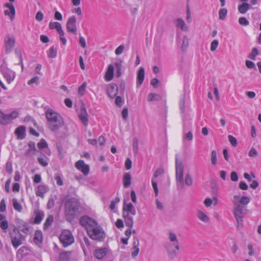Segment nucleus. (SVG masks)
<instances>
[{"label":"nucleus","instance_id":"obj_41","mask_svg":"<svg viewBox=\"0 0 261 261\" xmlns=\"http://www.w3.org/2000/svg\"><path fill=\"white\" fill-rule=\"evenodd\" d=\"M211 161L213 165H216L217 163V152L215 150H212L211 152Z\"/></svg>","mask_w":261,"mask_h":261},{"label":"nucleus","instance_id":"obj_59","mask_svg":"<svg viewBox=\"0 0 261 261\" xmlns=\"http://www.w3.org/2000/svg\"><path fill=\"white\" fill-rule=\"evenodd\" d=\"M123 103V100L121 96H118L115 99V103L118 107H121Z\"/></svg>","mask_w":261,"mask_h":261},{"label":"nucleus","instance_id":"obj_4","mask_svg":"<svg viewBox=\"0 0 261 261\" xmlns=\"http://www.w3.org/2000/svg\"><path fill=\"white\" fill-rule=\"evenodd\" d=\"M168 240L169 241L165 243L164 246L169 257L173 258L179 250V242L176 234L172 231L169 232Z\"/></svg>","mask_w":261,"mask_h":261},{"label":"nucleus","instance_id":"obj_43","mask_svg":"<svg viewBox=\"0 0 261 261\" xmlns=\"http://www.w3.org/2000/svg\"><path fill=\"white\" fill-rule=\"evenodd\" d=\"M133 151L135 154H137L138 151V140L137 138H135L133 141Z\"/></svg>","mask_w":261,"mask_h":261},{"label":"nucleus","instance_id":"obj_37","mask_svg":"<svg viewBox=\"0 0 261 261\" xmlns=\"http://www.w3.org/2000/svg\"><path fill=\"white\" fill-rule=\"evenodd\" d=\"M57 55V50L54 46H51L48 50V57L50 58H55Z\"/></svg>","mask_w":261,"mask_h":261},{"label":"nucleus","instance_id":"obj_48","mask_svg":"<svg viewBox=\"0 0 261 261\" xmlns=\"http://www.w3.org/2000/svg\"><path fill=\"white\" fill-rule=\"evenodd\" d=\"M228 138L229 141L230 142V143L233 146L236 147L237 145L238 142H237V140L236 138H234V137H233L231 135H229L228 136Z\"/></svg>","mask_w":261,"mask_h":261},{"label":"nucleus","instance_id":"obj_9","mask_svg":"<svg viewBox=\"0 0 261 261\" xmlns=\"http://www.w3.org/2000/svg\"><path fill=\"white\" fill-rule=\"evenodd\" d=\"M60 241L64 247L71 245L74 241V237L69 230H64L59 236Z\"/></svg>","mask_w":261,"mask_h":261},{"label":"nucleus","instance_id":"obj_26","mask_svg":"<svg viewBox=\"0 0 261 261\" xmlns=\"http://www.w3.org/2000/svg\"><path fill=\"white\" fill-rule=\"evenodd\" d=\"M123 186L127 188L131 185V175L129 173H125L123 178Z\"/></svg>","mask_w":261,"mask_h":261},{"label":"nucleus","instance_id":"obj_18","mask_svg":"<svg viewBox=\"0 0 261 261\" xmlns=\"http://www.w3.org/2000/svg\"><path fill=\"white\" fill-rule=\"evenodd\" d=\"M175 25L176 27L180 29L182 31L187 32L189 31V27L181 18H178L175 20Z\"/></svg>","mask_w":261,"mask_h":261},{"label":"nucleus","instance_id":"obj_62","mask_svg":"<svg viewBox=\"0 0 261 261\" xmlns=\"http://www.w3.org/2000/svg\"><path fill=\"white\" fill-rule=\"evenodd\" d=\"M6 205L5 199H3L0 203V212H3L6 211Z\"/></svg>","mask_w":261,"mask_h":261},{"label":"nucleus","instance_id":"obj_32","mask_svg":"<svg viewBox=\"0 0 261 261\" xmlns=\"http://www.w3.org/2000/svg\"><path fill=\"white\" fill-rule=\"evenodd\" d=\"M44 217V214L42 212H37L36 213V216L34 220L35 224H39Z\"/></svg>","mask_w":261,"mask_h":261},{"label":"nucleus","instance_id":"obj_49","mask_svg":"<svg viewBox=\"0 0 261 261\" xmlns=\"http://www.w3.org/2000/svg\"><path fill=\"white\" fill-rule=\"evenodd\" d=\"M219 42L217 40H213L211 44V50L214 51L216 50L218 46Z\"/></svg>","mask_w":261,"mask_h":261},{"label":"nucleus","instance_id":"obj_53","mask_svg":"<svg viewBox=\"0 0 261 261\" xmlns=\"http://www.w3.org/2000/svg\"><path fill=\"white\" fill-rule=\"evenodd\" d=\"M124 46L123 45H119L115 50V53L116 55H119L123 51Z\"/></svg>","mask_w":261,"mask_h":261},{"label":"nucleus","instance_id":"obj_7","mask_svg":"<svg viewBox=\"0 0 261 261\" xmlns=\"http://www.w3.org/2000/svg\"><path fill=\"white\" fill-rule=\"evenodd\" d=\"M184 165L181 161L178 160L176 155L175 158V175L177 188L179 190L184 188Z\"/></svg>","mask_w":261,"mask_h":261},{"label":"nucleus","instance_id":"obj_47","mask_svg":"<svg viewBox=\"0 0 261 261\" xmlns=\"http://www.w3.org/2000/svg\"><path fill=\"white\" fill-rule=\"evenodd\" d=\"M82 245L83 247V251L85 252L84 248L85 246L88 247L90 246V242L88 238L84 237L83 240L82 241Z\"/></svg>","mask_w":261,"mask_h":261},{"label":"nucleus","instance_id":"obj_63","mask_svg":"<svg viewBox=\"0 0 261 261\" xmlns=\"http://www.w3.org/2000/svg\"><path fill=\"white\" fill-rule=\"evenodd\" d=\"M247 248H248V249L249 250L248 255L249 256H253V255H254V251L253 245L250 244H248Z\"/></svg>","mask_w":261,"mask_h":261},{"label":"nucleus","instance_id":"obj_14","mask_svg":"<svg viewBox=\"0 0 261 261\" xmlns=\"http://www.w3.org/2000/svg\"><path fill=\"white\" fill-rule=\"evenodd\" d=\"M75 167L85 176L87 175L89 173V166L86 164L83 160H79L76 162L75 164Z\"/></svg>","mask_w":261,"mask_h":261},{"label":"nucleus","instance_id":"obj_29","mask_svg":"<svg viewBox=\"0 0 261 261\" xmlns=\"http://www.w3.org/2000/svg\"><path fill=\"white\" fill-rule=\"evenodd\" d=\"M34 242L36 244H39L42 242V233L40 230H36L34 234Z\"/></svg>","mask_w":261,"mask_h":261},{"label":"nucleus","instance_id":"obj_60","mask_svg":"<svg viewBox=\"0 0 261 261\" xmlns=\"http://www.w3.org/2000/svg\"><path fill=\"white\" fill-rule=\"evenodd\" d=\"M213 200L210 198H206L204 201V204L206 207H210L213 203Z\"/></svg>","mask_w":261,"mask_h":261},{"label":"nucleus","instance_id":"obj_27","mask_svg":"<svg viewBox=\"0 0 261 261\" xmlns=\"http://www.w3.org/2000/svg\"><path fill=\"white\" fill-rule=\"evenodd\" d=\"M29 148L25 152L27 156H31L35 154L36 150L34 143H29L28 144Z\"/></svg>","mask_w":261,"mask_h":261},{"label":"nucleus","instance_id":"obj_20","mask_svg":"<svg viewBox=\"0 0 261 261\" xmlns=\"http://www.w3.org/2000/svg\"><path fill=\"white\" fill-rule=\"evenodd\" d=\"M196 216L198 219L203 223H208L210 221L209 217L200 210H197Z\"/></svg>","mask_w":261,"mask_h":261},{"label":"nucleus","instance_id":"obj_33","mask_svg":"<svg viewBox=\"0 0 261 261\" xmlns=\"http://www.w3.org/2000/svg\"><path fill=\"white\" fill-rule=\"evenodd\" d=\"M227 14V10L225 8L220 9L218 12L219 18L220 20H223L225 19Z\"/></svg>","mask_w":261,"mask_h":261},{"label":"nucleus","instance_id":"obj_50","mask_svg":"<svg viewBox=\"0 0 261 261\" xmlns=\"http://www.w3.org/2000/svg\"><path fill=\"white\" fill-rule=\"evenodd\" d=\"M193 134L191 132H189L183 136V139L185 140H186L188 141H192L193 139Z\"/></svg>","mask_w":261,"mask_h":261},{"label":"nucleus","instance_id":"obj_31","mask_svg":"<svg viewBox=\"0 0 261 261\" xmlns=\"http://www.w3.org/2000/svg\"><path fill=\"white\" fill-rule=\"evenodd\" d=\"M12 204L15 210L19 213L21 212L22 210V205L19 202H18V200L16 199H13Z\"/></svg>","mask_w":261,"mask_h":261},{"label":"nucleus","instance_id":"obj_3","mask_svg":"<svg viewBox=\"0 0 261 261\" xmlns=\"http://www.w3.org/2000/svg\"><path fill=\"white\" fill-rule=\"evenodd\" d=\"M45 116L48 127L51 131H57L63 126L64 122L63 118L53 110L47 109L45 112Z\"/></svg>","mask_w":261,"mask_h":261},{"label":"nucleus","instance_id":"obj_51","mask_svg":"<svg viewBox=\"0 0 261 261\" xmlns=\"http://www.w3.org/2000/svg\"><path fill=\"white\" fill-rule=\"evenodd\" d=\"M164 173V170L162 168H158L155 170V171L154 173L153 177L154 178H156L159 175L163 174Z\"/></svg>","mask_w":261,"mask_h":261},{"label":"nucleus","instance_id":"obj_64","mask_svg":"<svg viewBox=\"0 0 261 261\" xmlns=\"http://www.w3.org/2000/svg\"><path fill=\"white\" fill-rule=\"evenodd\" d=\"M37 160H38L39 163L42 166L46 167L47 166V165H48L47 162L46 160H45L43 158H38Z\"/></svg>","mask_w":261,"mask_h":261},{"label":"nucleus","instance_id":"obj_44","mask_svg":"<svg viewBox=\"0 0 261 261\" xmlns=\"http://www.w3.org/2000/svg\"><path fill=\"white\" fill-rule=\"evenodd\" d=\"M37 146L39 149H43L48 147L47 143L45 140L42 139L37 144Z\"/></svg>","mask_w":261,"mask_h":261},{"label":"nucleus","instance_id":"obj_38","mask_svg":"<svg viewBox=\"0 0 261 261\" xmlns=\"http://www.w3.org/2000/svg\"><path fill=\"white\" fill-rule=\"evenodd\" d=\"M62 27L61 23L58 22L54 21V22H50L49 23V28L50 29L53 30L56 29L58 31L59 29Z\"/></svg>","mask_w":261,"mask_h":261},{"label":"nucleus","instance_id":"obj_12","mask_svg":"<svg viewBox=\"0 0 261 261\" xmlns=\"http://www.w3.org/2000/svg\"><path fill=\"white\" fill-rule=\"evenodd\" d=\"M15 42V38L13 35L8 34L5 37L4 44L6 54L11 52L14 46Z\"/></svg>","mask_w":261,"mask_h":261},{"label":"nucleus","instance_id":"obj_8","mask_svg":"<svg viewBox=\"0 0 261 261\" xmlns=\"http://www.w3.org/2000/svg\"><path fill=\"white\" fill-rule=\"evenodd\" d=\"M19 116V112L17 110L13 111L9 114H5L0 110V124L7 125L11 123L13 120L16 119Z\"/></svg>","mask_w":261,"mask_h":261},{"label":"nucleus","instance_id":"obj_55","mask_svg":"<svg viewBox=\"0 0 261 261\" xmlns=\"http://www.w3.org/2000/svg\"><path fill=\"white\" fill-rule=\"evenodd\" d=\"M257 155V152L254 148H252L249 152V156L251 158H254Z\"/></svg>","mask_w":261,"mask_h":261},{"label":"nucleus","instance_id":"obj_1","mask_svg":"<svg viewBox=\"0 0 261 261\" xmlns=\"http://www.w3.org/2000/svg\"><path fill=\"white\" fill-rule=\"evenodd\" d=\"M80 223L86 228L88 236L92 240L101 241L105 238V231L94 220L87 216H83L80 219Z\"/></svg>","mask_w":261,"mask_h":261},{"label":"nucleus","instance_id":"obj_24","mask_svg":"<svg viewBox=\"0 0 261 261\" xmlns=\"http://www.w3.org/2000/svg\"><path fill=\"white\" fill-rule=\"evenodd\" d=\"M107 252L106 248L96 249L94 253L95 257L98 259H101L105 256Z\"/></svg>","mask_w":261,"mask_h":261},{"label":"nucleus","instance_id":"obj_15","mask_svg":"<svg viewBox=\"0 0 261 261\" xmlns=\"http://www.w3.org/2000/svg\"><path fill=\"white\" fill-rule=\"evenodd\" d=\"M9 236L11 239L12 245L15 248H17L19 246L22 244L21 236H16L13 232H9Z\"/></svg>","mask_w":261,"mask_h":261},{"label":"nucleus","instance_id":"obj_52","mask_svg":"<svg viewBox=\"0 0 261 261\" xmlns=\"http://www.w3.org/2000/svg\"><path fill=\"white\" fill-rule=\"evenodd\" d=\"M151 182H152V188H153V190L155 193V196H157L159 194V190L158 188L157 183L153 179H152V180H151Z\"/></svg>","mask_w":261,"mask_h":261},{"label":"nucleus","instance_id":"obj_30","mask_svg":"<svg viewBox=\"0 0 261 261\" xmlns=\"http://www.w3.org/2000/svg\"><path fill=\"white\" fill-rule=\"evenodd\" d=\"M161 99V97L160 95L153 93H149L147 97V100L149 101H159Z\"/></svg>","mask_w":261,"mask_h":261},{"label":"nucleus","instance_id":"obj_25","mask_svg":"<svg viewBox=\"0 0 261 261\" xmlns=\"http://www.w3.org/2000/svg\"><path fill=\"white\" fill-rule=\"evenodd\" d=\"M251 8V6L247 3H243L238 6V11L241 14H245Z\"/></svg>","mask_w":261,"mask_h":261},{"label":"nucleus","instance_id":"obj_11","mask_svg":"<svg viewBox=\"0 0 261 261\" xmlns=\"http://www.w3.org/2000/svg\"><path fill=\"white\" fill-rule=\"evenodd\" d=\"M66 29L68 33L76 34L77 31V27L76 25V18L75 16H70L67 21Z\"/></svg>","mask_w":261,"mask_h":261},{"label":"nucleus","instance_id":"obj_21","mask_svg":"<svg viewBox=\"0 0 261 261\" xmlns=\"http://www.w3.org/2000/svg\"><path fill=\"white\" fill-rule=\"evenodd\" d=\"M144 80V69L140 67L138 70L137 77V87H140L143 83Z\"/></svg>","mask_w":261,"mask_h":261},{"label":"nucleus","instance_id":"obj_16","mask_svg":"<svg viewBox=\"0 0 261 261\" xmlns=\"http://www.w3.org/2000/svg\"><path fill=\"white\" fill-rule=\"evenodd\" d=\"M107 93L111 98H114L118 93V87L117 85L114 83L108 85Z\"/></svg>","mask_w":261,"mask_h":261},{"label":"nucleus","instance_id":"obj_54","mask_svg":"<svg viewBox=\"0 0 261 261\" xmlns=\"http://www.w3.org/2000/svg\"><path fill=\"white\" fill-rule=\"evenodd\" d=\"M187 16H186V20L188 22L190 23L192 21V17H191V14L190 12V10L189 7L187 8Z\"/></svg>","mask_w":261,"mask_h":261},{"label":"nucleus","instance_id":"obj_28","mask_svg":"<svg viewBox=\"0 0 261 261\" xmlns=\"http://www.w3.org/2000/svg\"><path fill=\"white\" fill-rule=\"evenodd\" d=\"M57 199V196L56 195H52L50 197V198L48 199L47 204V208L48 209L52 208L55 203V201Z\"/></svg>","mask_w":261,"mask_h":261},{"label":"nucleus","instance_id":"obj_45","mask_svg":"<svg viewBox=\"0 0 261 261\" xmlns=\"http://www.w3.org/2000/svg\"><path fill=\"white\" fill-rule=\"evenodd\" d=\"M87 87V84L86 82H84L79 88L78 90L79 94L81 96L84 94L85 92V90Z\"/></svg>","mask_w":261,"mask_h":261},{"label":"nucleus","instance_id":"obj_17","mask_svg":"<svg viewBox=\"0 0 261 261\" xmlns=\"http://www.w3.org/2000/svg\"><path fill=\"white\" fill-rule=\"evenodd\" d=\"M49 190V188L47 186L40 185H39L36 191V195L38 197L41 198H44V194L47 193Z\"/></svg>","mask_w":261,"mask_h":261},{"label":"nucleus","instance_id":"obj_58","mask_svg":"<svg viewBox=\"0 0 261 261\" xmlns=\"http://www.w3.org/2000/svg\"><path fill=\"white\" fill-rule=\"evenodd\" d=\"M239 22L240 24L243 25H247L249 24V21L245 17H241L239 19Z\"/></svg>","mask_w":261,"mask_h":261},{"label":"nucleus","instance_id":"obj_56","mask_svg":"<svg viewBox=\"0 0 261 261\" xmlns=\"http://www.w3.org/2000/svg\"><path fill=\"white\" fill-rule=\"evenodd\" d=\"M230 179L232 181H238V176L236 171H232L230 174Z\"/></svg>","mask_w":261,"mask_h":261},{"label":"nucleus","instance_id":"obj_36","mask_svg":"<svg viewBox=\"0 0 261 261\" xmlns=\"http://www.w3.org/2000/svg\"><path fill=\"white\" fill-rule=\"evenodd\" d=\"M189 41L188 37L186 35L184 36L183 39H182V45H181V49L183 51L186 50V49H187V48L189 46Z\"/></svg>","mask_w":261,"mask_h":261},{"label":"nucleus","instance_id":"obj_46","mask_svg":"<svg viewBox=\"0 0 261 261\" xmlns=\"http://www.w3.org/2000/svg\"><path fill=\"white\" fill-rule=\"evenodd\" d=\"M258 53L256 48H253L252 51L250 54L249 58L252 60H255V57L257 56Z\"/></svg>","mask_w":261,"mask_h":261},{"label":"nucleus","instance_id":"obj_34","mask_svg":"<svg viewBox=\"0 0 261 261\" xmlns=\"http://www.w3.org/2000/svg\"><path fill=\"white\" fill-rule=\"evenodd\" d=\"M70 253L69 252H65L60 254L59 261H69Z\"/></svg>","mask_w":261,"mask_h":261},{"label":"nucleus","instance_id":"obj_13","mask_svg":"<svg viewBox=\"0 0 261 261\" xmlns=\"http://www.w3.org/2000/svg\"><path fill=\"white\" fill-rule=\"evenodd\" d=\"M79 117L83 125L87 127L89 123L88 114L84 105H82L80 108Z\"/></svg>","mask_w":261,"mask_h":261},{"label":"nucleus","instance_id":"obj_39","mask_svg":"<svg viewBox=\"0 0 261 261\" xmlns=\"http://www.w3.org/2000/svg\"><path fill=\"white\" fill-rule=\"evenodd\" d=\"M54 221V217L52 215H49L46 219L45 223L44 224V228H48L52 224Z\"/></svg>","mask_w":261,"mask_h":261},{"label":"nucleus","instance_id":"obj_42","mask_svg":"<svg viewBox=\"0 0 261 261\" xmlns=\"http://www.w3.org/2000/svg\"><path fill=\"white\" fill-rule=\"evenodd\" d=\"M0 227L4 232H7L8 228V223L6 219L0 222Z\"/></svg>","mask_w":261,"mask_h":261},{"label":"nucleus","instance_id":"obj_19","mask_svg":"<svg viewBox=\"0 0 261 261\" xmlns=\"http://www.w3.org/2000/svg\"><path fill=\"white\" fill-rule=\"evenodd\" d=\"M114 71V67L113 65L112 64H109L105 75V80L107 81H110L113 79Z\"/></svg>","mask_w":261,"mask_h":261},{"label":"nucleus","instance_id":"obj_40","mask_svg":"<svg viewBox=\"0 0 261 261\" xmlns=\"http://www.w3.org/2000/svg\"><path fill=\"white\" fill-rule=\"evenodd\" d=\"M185 182L186 185H187V186H191L192 185L193 178L192 177V176L189 173H187L186 174Z\"/></svg>","mask_w":261,"mask_h":261},{"label":"nucleus","instance_id":"obj_5","mask_svg":"<svg viewBox=\"0 0 261 261\" xmlns=\"http://www.w3.org/2000/svg\"><path fill=\"white\" fill-rule=\"evenodd\" d=\"M80 207L79 201L74 198H68L65 204V214L68 221H72L78 213Z\"/></svg>","mask_w":261,"mask_h":261},{"label":"nucleus","instance_id":"obj_35","mask_svg":"<svg viewBox=\"0 0 261 261\" xmlns=\"http://www.w3.org/2000/svg\"><path fill=\"white\" fill-rule=\"evenodd\" d=\"M5 6L7 8H9V10H10L11 14L10 18L11 20H13L15 14V10L13 5L12 4L6 3L5 4Z\"/></svg>","mask_w":261,"mask_h":261},{"label":"nucleus","instance_id":"obj_6","mask_svg":"<svg viewBox=\"0 0 261 261\" xmlns=\"http://www.w3.org/2000/svg\"><path fill=\"white\" fill-rule=\"evenodd\" d=\"M136 214V210L132 203H125L123 205L122 216L126 226L132 228L134 225L133 216Z\"/></svg>","mask_w":261,"mask_h":261},{"label":"nucleus","instance_id":"obj_61","mask_svg":"<svg viewBox=\"0 0 261 261\" xmlns=\"http://www.w3.org/2000/svg\"><path fill=\"white\" fill-rule=\"evenodd\" d=\"M12 164L10 162H7L6 165V171L8 173H11L12 172Z\"/></svg>","mask_w":261,"mask_h":261},{"label":"nucleus","instance_id":"obj_2","mask_svg":"<svg viewBox=\"0 0 261 261\" xmlns=\"http://www.w3.org/2000/svg\"><path fill=\"white\" fill-rule=\"evenodd\" d=\"M250 202V199L247 196H243L241 198L239 196L235 195L233 197V215L238 224V227L243 225V218L247 213V210L245 206Z\"/></svg>","mask_w":261,"mask_h":261},{"label":"nucleus","instance_id":"obj_10","mask_svg":"<svg viewBox=\"0 0 261 261\" xmlns=\"http://www.w3.org/2000/svg\"><path fill=\"white\" fill-rule=\"evenodd\" d=\"M0 70L8 84L13 82L15 77V72L8 68L6 64H2L0 67Z\"/></svg>","mask_w":261,"mask_h":261},{"label":"nucleus","instance_id":"obj_57","mask_svg":"<svg viewBox=\"0 0 261 261\" xmlns=\"http://www.w3.org/2000/svg\"><path fill=\"white\" fill-rule=\"evenodd\" d=\"M39 77L37 76L32 78L28 82V85H32L33 84H38Z\"/></svg>","mask_w":261,"mask_h":261},{"label":"nucleus","instance_id":"obj_23","mask_svg":"<svg viewBox=\"0 0 261 261\" xmlns=\"http://www.w3.org/2000/svg\"><path fill=\"white\" fill-rule=\"evenodd\" d=\"M19 224L18 225V229L22 231V232L28 234L31 232V228L28 225L27 223L23 221H20Z\"/></svg>","mask_w":261,"mask_h":261},{"label":"nucleus","instance_id":"obj_22","mask_svg":"<svg viewBox=\"0 0 261 261\" xmlns=\"http://www.w3.org/2000/svg\"><path fill=\"white\" fill-rule=\"evenodd\" d=\"M26 128L24 126L21 125L17 127L15 130V134L18 139H23L25 137Z\"/></svg>","mask_w":261,"mask_h":261}]
</instances>
